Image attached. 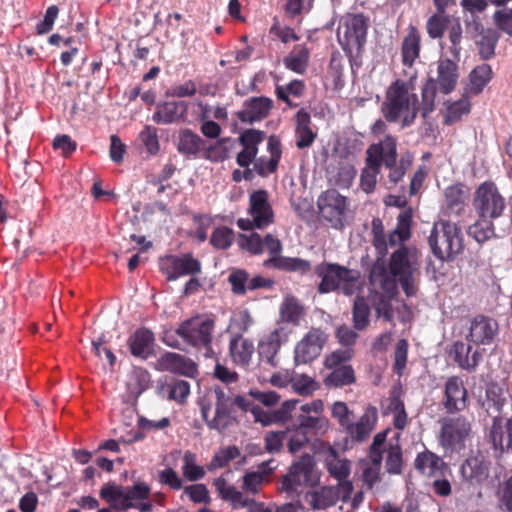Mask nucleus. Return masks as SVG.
I'll list each match as a JSON object with an SVG mask.
<instances>
[{
	"label": "nucleus",
	"instance_id": "nucleus-1",
	"mask_svg": "<svg viewBox=\"0 0 512 512\" xmlns=\"http://www.w3.org/2000/svg\"><path fill=\"white\" fill-rule=\"evenodd\" d=\"M415 78L416 74L409 81L396 79L388 86L381 104V112L386 121H400L402 128L414 123L418 115V96L413 92Z\"/></svg>",
	"mask_w": 512,
	"mask_h": 512
},
{
	"label": "nucleus",
	"instance_id": "nucleus-2",
	"mask_svg": "<svg viewBox=\"0 0 512 512\" xmlns=\"http://www.w3.org/2000/svg\"><path fill=\"white\" fill-rule=\"evenodd\" d=\"M369 280L374 287L369 290L368 300L375 310L377 318L385 322H393L394 311L392 300L398 293L397 281L388 275L386 263L377 259L370 270Z\"/></svg>",
	"mask_w": 512,
	"mask_h": 512
},
{
	"label": "nucleus",
	"instance_id": "nucleus-3",
	"mask_svg": "<svg viewBox=\"0 0 512 512\" xmlns=\"http://www.w3.org/2000/svg\"><path fill=\"white\" fill-rule=\"evenodd\" d=\"M150 493L151 488L145 482H136L127 487L108 482L100 489V497L120 511L134 508L140 512H151L153 505L149 501Z\"/></svg>",
	"mask_w": 512,
	"mask_h": 512
},
{
	"label": "nucleus",
	"instance_id": "nucleus-4",
	"mask_svg": "<svg viewBox=\"0 0 512 512\" xmlns=\"http://www.w3.org/2000/svg\"><path fill=\"white\" fill-rule=\"evenodd\" d=\"M201 416L209 429L219 432L225 430L232 422V397L216 386L209 390L199 401Z\"/></svg>",
	"mask_w": 512,
	"mask_h": 512
},
{
	"label": "nucleus",
	"instance_id": "nucleus-5",
	"mask_svg": "<svg viewBox=\"0 0 512 512\" xmlns=\"http://www.w3.org/2000/svg\"><path fill=\"white\" fill-rule=\"evenodd\" d=\"M428 243L433 255L442 261L453 260L464 249L461 228L448 220L434 223Z\"/></svg>",
	"mask_w": 512,
	"mask_h": 512
},
{
	"label": "nucleus",
	"instance_id": "nucleus-6",
	"mask_svg": "<svg viewBox=\"0 0 512 512\" xmlns=\"http://www.w3.org/2000/svg\"><path fill=\"white\" fill-rule=\"evenodd\" d=\"M315 274L321 279L317 291L327 294L342 289L345 295L356 292L360 274L337 263L322 262L314 267Z\"/></svg>",
	"mask_w": 512,
	"mask_h": 512
},
{
	"label": "nucleus",
	"instance_id": "nucleus-7",
	"mask_svg": "<svg viewBox=\"0 0 512 512\" xmlns=\"http://www.w3.org/2000/svg\"><path fill=\"white\" fill-rule=\"evenodd\" d=\"M215 326L214 317L195 315L182 321L176 329V334L186 344L194 348H204L205 355L211 357L214 354L212 340Z\"/></svg>",
	"mask_w": 512,
	"mask_h": 512
},
{
	"label": "nucleus",
	"instance_id": "nucleus-8",
	"mask_svg": "<svg viewBox=\"0 0 512 512\" xmlns=\"http://www.w3.org/2000/svg\"><path fill=\"white\" fill-rule=\"evenodd\" d=\"M369 20L362 14H348L341 20L338 28V41L349 56H353L354 50L359 52L366 43Z\"/></svg>",
	"mask_w": 512,
	"mask_h": 512
},
{
	"label": "nucleus",
	"instance_id": "nucleus-9",
	"mask_svg": "<svg viewBox=\"0 0 512 512\" xmlns=\"http://www.w3.org/2000/svg\"><path fill=\"white\" fill-rule=\"evenodd\" d=\"M473 207L479 217L500 218L506 209V200L493 181H484L474 193Z\"/></svg>",
	"mask_w": 512,
	"mask_h": 512
},
{
	"label": "nucleus",
	"instance_id": "nucleus-10",
	"mask_svg": "<svg viewBox=\"0 0 512 512\" xmlns=\"http://www.w3.org/2000/svg\"><path fill=\"white\" fill-rule=\"evenodd\" d=\"M318 481L314 458L305 454L291 465L289 472L282 479L281 490L288 494H298L300 487L314 486Z\"/></svg>",
	"mask_w": 512,
	"mask_h": 512
},
{
	"label": "nucleus",
	"instance_id": "nucleus-11",
	"mask_svg": "<svg viewBox=\"0 0 512 512\" xmlns=\"http://www.w3.org/2000/svg\"><path fill=\"white\" fill-rule=\"evenodd\" d=\"M319 215L333 228L344 227L345 214L348 209L347 198L334 189L324 191L317 200Z\"/></svg>",
	"mask_w": 512,
	"mask_h": 512
},
{
	"label": "nucleus",
	"instance_id": "nucleus-12",
	"mask_svg": "<svg viewBox=\"0 0 512 512\" xmlns=\"http://www.w3.org/2000/svg\"><path fill=\"white\" fill-rule=\"evenodd\" d=\"M327 334L321 328L312 327L295 345L294 363L296 366L312 363L317 359L326 342Z\"/></svg>",
	"mask_w": 512,
	"mask_h": 512
},
{
	"label": "nucleus",
	"instance_id": "nucleus-13",
	"mask_svg": "<svg viewBox=\"0 0 512 512\" xmlns=\"http://www.w3.org/2000/svg\"><path fill=\"white\" fill-rule=\"evenodd\" d=\"M471 432V423L464 416L444 420L441 427L440 442L445 449L461 450Z\"/></svg>",
	"mask_w": 512,
	"mask_h": 512
},
{
	"label": "nucleus",
	"instance_id": "nucleus-14",
	"mask_svg": "<svg viewBox=\"0 0 512 512\" xmlns=\"http://www.w3.org/2000/svg\"><path fill=\"white\" fill-rule=\"evenodd\" d=\"M160 269L167 280L174 281L181 276L201 273V263L191 253L182 256L168 255L161 259Z\"/></svg>",
	"mask_w": 512,
	"mask_h": 512
},
{
	"label": "nucleus",
	"instance_id": "nucleus-15",
	"mask_svg": "<svg viewBox=\"0 0 512 512\" xmlns=\"http://www.w3.org/2000/svg\"><path fill=\"white\" fill-rule=\"evenodd\" d=\"M499 333L498 322L489 316L477 315L471 322L466 339L476 345L492 344Z\"/></svg>",
	"mask_w": 512,
	"mask_h": 512
},
{
	"label": "nucleus",
	"instance_id": "nucleus-16",
	"mask_svg": "<svg viewBox=\"0 0 512 512\" xmlns=\"http://www.w3.org/2000/svg\"><path fill=\"white\" fill-rule=\"evenodd\" d=\"M468 391L459 376H450L444 383L442 405L448 413L460 412L468 406Z\"/></svg>",
	"mask_w": 512,
	"mask_h": 512
},
{
	"label": "nucleus",
	"instance_id": "nucleus-17",
	"mask_svg": "<svg viewBox=\"0 0 512 512\" xmlns=\"http://www.w3.org/2000/svg\"><path fill=\"white\" fill-rule=\"evenodd\" d=\"M291 331L284 326H278L270 332L265 339L259 343V356L261 360L266 362L273 368L278 367L279 359L277 355L281 346L289 339Z\"/></svg>",
	"mask_w": 512,
	"mask_h": 512
},
{
	"label": "nucleus",
	"instance_id": "nucleus-18",
	"mask_svg": "<svg viewBox=\"0 0 512 512\" xmlns=\"http://www.w3.org/2000/svg\"><path fill=\"white\" fill-rule=\"evenodd\" d=\"M397 157V139L390 134L380 142L371 144L366 151V160L372 162L373 166L391 167L396 164Z\"/></svg>",
	"mask_w": 512,
	"mask_h": 512
},
{
	"label": "nucleus",
	"instance_id": "nucleus-19",
	"mask_svg": "<svg viewBox=\"0 0 512 512\" xmlns=\"http://www.w3.org/2000/svg\"><path fill=\"white\" fill-rule=\"evenodd\" d=\"M249 214L257 229H264L274 222V212L266 190H256L249 197Z\"/></svg>",
	"mask_w": 512,
	"mask_h": 512
},
{
	"label": "nucleus",
	"instance_id": "nucleus-20",
	"mask_svg": "<svg viewBox=\"0 0 512 512\" xmlns=\"http://www.w3.org/2000/svg\"><path fill=\"white\" fill-rule=\"evenodd\" d=\"M265 139V132L256 129H247L243 131L238 140L242 150L236 156V163L243 168L254 164L257 159L258 146Z\"/></svg>",
	"mask_w": 512,
	"mask_h": 512
},
{
	"label": "nucleus",
	"instance_id": "nucleus-21",
	"mask_svg": "<svg viewBox=\"0 0 512 512\" xmlns=\"http://www.w3.org/2000/svg\"><path fill=\"white\" fill-rule=\"evenodd\" d=\"M490 462L481 454L470 455L460 467L465 482L472 486L481 485L489 477Z\"/></svg>",
	"mask_w": 512,
	"mask_h": 512
},
{
	"label": "nucleus",
	"instance_id": "nucleus-22",
	"mask_svg": "<svg viewBox=\"0 0 512 512\" xmlns=\"http://www.w3.org/2000/svg\"><path fill=\"white\" fill-rule=\"evenodd\" d=\"M212 485L219 497L223 501L229 502L231 507L235 510L247 508L250 512H254L255 507L258 506V503L254 499L245 497L236 487L228 484L227 480L222 476L215 478Z\"/></svg>",
	"mask_w": 512,
	"mask_h": 512
},
{
	"label": "nucleus",
	"instance_id": "nucleus-23",
	"mask_svg": "<svg viewBox=\"0 0 512 512\" xmlns=\"http://www.w3.org/2000/svg\"><path fill=\"white\" fill-rule=\"evenodd\" d=\"M212 485L219 497L223 501L229 502L231 507L235 510L247 508L250 512H254L255 507L258 506V503L254 499L245 497L236 487L228 484L227 480L222 476L215 478Z\"/></svg>",
	"mask_w": 512,
	"mask_h": 512
},
{
	"label": "nucleus",
	"instance_id": "nucleus-24",
	"mask_svg": "<svg viewBox=\"0 0 512 512\" xmlns=\"http://www.w3.org/2000/svg\"><path fill=\"white\" fill-rule=\"evenodd\" d=\"M489 439L500 454L512 453V419L494 415Z\"/></svg>",
	"mask_w": 512,
	"mask_h": 512
},
{
	"label": "nucleus",
	"instance_id": "nucleus-25",
	"mask_svg": "<svg viewBox=\"0 0 512 512\" xmlns=\"http://www.w3.org/2000/svg\"><path fill=\"white\" fill-rule=\"evenodd\" d=\"M159 369L171 373L195 377L198 374L197 365L184 355L165 352L158 359Z\"/></svg>",
	"mask_w": 512,
	"mask_h": 512
},
{
	"label": "nucleus",
	"instance_id": "nucleus-26",
	"mask_svg": "<svg viewBox=\"0 0 512 512\" xmlns=\"http://www.w3.org/2000/svg\"><path fill=\"white\" fill-rule=\"evenodd\" d=\"M188 103L183 100L167 101L159 104L152 119L157 124L184 122L187 119Z\"/></svg>",
	"mask_w": 512,
	"mask_h": 512
},
{
	"label": "nucleus",
	"instance_id": "nucleus-27",
	"mask_svg": "<svg viewBox=\"0 0 512 512\" xmlns=\"http://www.w3.org/2000/svg\"><path fill=\"white\" fill-rule=\"evenodd\" d=\"M454 58L440 59L437 66L436 86L442 94H450L456 87L459 73L458 65Z\"/></svg>",
	"mask_w": 512,
	"mask_h": 512
},
{
	"label": "nucleus",
	"instance_id": "nucleus-28",
	"mask_svg": "<svg viewBox=\"0 0 512 512\" xmlns=\"http://www.w3.org/2000/svg\"><path fill=\"white\" fill-rule=\"evenodd\" d=\"M450 354L455 363L468 372H474L482 361V353L478 349L472 351V346L462 341L454 342Z\"/></svg>",
	"mask_w": 512,
	"mask_h": 512
},
{
	"label": "nucleus",
	"instance_id": "nucleus-29",
	"mask_svg": "<svg viewBox=\"0 0 512 512\" xmlns=\"http://www.w3.org/2000/svg\"><path fill=\"white\" fill-rule=\"evenodd\" d=\"M272 104L270 98L252 97L245 101V108L237 112V118L245 123L260 121L268 116Z\"/></svg>",
	"mask_w": 512,
	"mask_h": 512
},
{
	"label": "nucleus",
	"instance_id": "nucleus-30",
	"mask_svg": "<svg viewBox=\"0 0 512 512\" xmlns=\"http://www.w3.org/2000/svg\"><path fill=\"white\" fill-rule=\"evenodd\" d=\"M154 334L145 327L136 329L127 340L130 353L137 358L147 359L152 354Z\"/></svg>",
	"mask_w": 512,
	"mask_h": 512
},
{
	"label": "nucleus",
	"instance_id": "nucleus-31",
	"mask_svg": "<svg viewBox=\"0 0 512 512\" xmlns=\"http://www.w3.org/2000/svg\"><path fill=\"white\" fill-rule=\"evenodd\" d=\"M421 33L414 25H409L401 44V56L404 66L411 68L420 57Z\"/></svg>",
	"mask_w": 512,
	"mask_h": 512
},
{
	"label": "nucleus",
	"instance_id": "nucleus-32",
	"mask_svg": "<svg viewBox=\"0 0 512 512\" xmlns=\"http://www.w3.org/2000/svg\"><path fill=\"white\" fill-rule=\"evenodd\" d=\"M414 465L421 474L428 477H442L448 470L442 458L428 450L417 455Z\"/></svg>",
	"mask_w": 512,
	"mask_h": 512
},
{
	"label": "nucleus",
	"instance_id": "nucleus-33",
	"mask_svg": "<svg viewBox=\"0 0 512 512\" xmlns=\"http://www.w3.org/2000/svg\"><path fill=\"white\" fill-rule=\"evenodd\" d=\"M264 266L284 272L299 273L300 275H306L312 269V265L309 260L288 256L269 258L264 261Z\"/></svg>",
	"mask_w": 512,
	"mask_h": 512
},
{
	"label": "nucleus",
	"instance_id": "nucleus-34",
	"mask_svg": "<svg viewBox=\"0 0 512 512\" xmlns=\"http://www.w3.org/2000/svg\"><path fill=\"white\" fill-rule=\"evenodd\" d=\"M298 400H287L282 405L273 411H264L263 409H256L255 421L264 426L272 423H283L291 418L292 412L296 410Z\"/></svg>",
	"mask_w": 512,
	"mask_h": 512
},
{
	"label": "nucleus",
	"instance_id": "nucleus-35",
	"mask_svg": "<svg viewBox=\"0 0 512 512\" xmlns=\"http://www.w3.org/2000/svg\"><path fill=\"white\" fill-rule=\"evenodd\" d=\"M311 125L310 114L304 109L299 110L296 114L295 129L296 147L298 149L308 148L314 143L317 133L312 130Z\"/></svg>",
	"mask_w": 512,
	"mask_h": 512
},
{
	"label": "nucleus",
	"instance_id": "nucleus-36",
	"mask_svg": "<svg viewBox=\"0 0 512 512\" xmlns=\"http://www.w3.org/2000/svg\"><path fill=\"white\" fill-rule=\"evenodd\" d=\"M305 316V307L294 295H286L279 307V322L298 326Z\"/></svg>",
	"mask_w": 512,
	"mask_h": 512
},
{
	"label": "nucleus",
	"instance_id": "nucleus-37",
	"mask_svg": "<svg viewBox=\"0 0 512 512\" xmlns=\"http://www.w3.org/2000/svg\"><path fill=\"white\" fill-rule=\"evenodd\" d=\"M377 421L376 410L365 412L356 423L350 422L345 428V432L356 442L366 440L375 428Z\"/></svg>",
	"mask_w": 512,
	"mask_h": 512
},
{
	"label": "nucleus",
	"instance_id": "nucleus-38",
	"mask_svg": "<svg viewBox=\"0 0 512 512\" xmlns=\"http://www.w3.org/2000/svg\"><path fill=\"white\" fill-rule=\"evenodd\" d=\"M338 495L332 487L323 486L305 494V501L313 510H325L336 504Z\"/></svg>",
	"mask_w": 512,
	"mask_h": 512
},
{
	"label": "nucleus",
	"instance_id": "nucleus-39",
	"mask_svg": "<svg viewBox=\"0 0 512 512\" xmlns=\"http://www.w3.org/2000/svg\"><path fill=\"white\" fill-rule=\"evenodd\" d=\"M253 341L236 335L230 340L229 352L233 361L240 365H248L254 353Z\"/></svg>",
	"mask_w": 512,
	"mask_h": 512
},
{
	"label": "nucleus",
	"instance_id": "nucleus-40",
	"mask_svg": "<svg viewBox=\"0 0 512 512\" xmlns=\"http://www.w3.org/2000/svg\"><path fill=\"white\" fill-rule=\"evenodd\" d=\"M410 273H413V267L409 249L406 246H400L391 254L388 275L396 280L397 277Z\"/></svg>",
	"mask_w": 512,
	"mask_h": 512
},
{
	"label": "nucleus",
	"instance_id": "nucleus-41",
	"mask_svg": "<svg viewBox=\"0 0 512 512\" xmlns=\"http://www.w3.org/2000/svg\"><path fill=\"white\" fill-rule=\"evenodd\" d=\"M177 149L186 156H197L205 149V141L190 129H184L179 134Z\"/></svg>",
	"mask_w": 512,
	"mask_h": 512
},
{
	"label": "nucleus",
	"instance_id": "nucleus-42",
	"mask_svg": "<svg viewBox=\"0 0 512 512\" xmlns=\"http://www.w3.org/2000/svg\"><path fill=\"white\" fill-rule=\"evenodd\" d=\"M310 59V52L304 45H296L292 51L283 59L284 66L297 73L304 74L307 70Z\"/></svg>",
	"mask_w": 512,
	"mask_h": 512
},
{
	"label": "nucleus",
	"instance_id": "nucleus-43",
	"mask_svg": "<svg viewBox=\"0 0 512 512\" xmlns=\"http://www.w3.org/2000/svg\"><path fill=\"white\" fill-rule=\"evenodd\" d=\"M293 426L312 437L327 430L328 420L325 417L312 416L300 412L296 416Z\"/></svg>",
	"mask_w": 512,
	"mask_h": 512
},
{
	"label": "nucleus",
	"instance_id": "nucleus-44",
	"mask_svg": "<svg viewBox=\"0 0 512 512\" xmlns=\"http://www.w3.org/2000/svg\"><path fill=\"white\" fill-rule=\"evenodd\" d=\"M371 314V305L368 298L357 296L354 299L352 308L353 328L362 331L369 326Z\"/></svg>",
	"mask_w": 512,
	"mask_h": 512
},
{
	"label": "nucleus",
	"instance_id": "nucleus-45",
	"mask_svg": "<svg viewBox=\"0 0 512 512\" xmlns=\"http://www.w3.org/2000/svg\"><path fill=\"white\" fill-rule=\"evenodd\" d=\"M412 215L409 211L401 212L397 217V226L389 234L388 244L390 246H404L403 243L410 237V226Z\"/></svg>",
	"mask_w": 512,
	"mask_h": 512
},
{
	"label": "nucleus",
	"instance_id": "nucleus-46",
	"mask_svg": "<svg viewBox=\"0 0 512 512\" xmlns=\"http://www.w3.org/2000/svg\"><path fill=\"white\" fill-rule=\"evenodd\" d=\"M506 402V393L503 389L496 384H492L486 390V399L482 405L487 413L493 417L494 413H496L495 415L501 416L503 406Z\"/></svg>",
	"mask_w": 512,
	"mask_h": 512
},
{
	"label": "nucleus",
	"instance_id": "nucleus-47",
	"mask_svg": "<svg viewBox=\"0 0 512 512\" xmlns=\"http://www.w3.org/2000/svg\"><path fill=\"white\" fill-rule=\"evenodd\" d=\"M437 86L434 78L430 77L421 89V102H418V113L426 119L435 110Z\"/></svg>",
	"mask_w": 512,
	"mask_h": 512
},
{
	"label": "nucleus",
	"instance_id": "nucleus-48",
	"mask_svg": "<svg viewBox=\"0 0 512 512\" xmlns=\"http://www.w3.org/2000/svg\"><path fill=\"white\" fill-rule=\"evenodd\" d=\"M356 381L355 372L352 366L332 369L323 380L328 388H339L354 384Z\"/></svg>",
	"mask_w": 512,
	"mask_h": 512
},
{
	"label": "nucleus",
	"instance_id": "nucleus-49",
	"mask_svg": "<svg viewBox=\"0 0 512 512\" xmlns=\"http://www.w3.org/2000/svg\"><path fill=\"white\" fill-rule=\"evenodd\" d=\"M454 18L446 12H436L431 15L426 22V31L430 38L439 39L443 37L445 30L448 29Z\"/></svg>",
	"mask_w": 512,
	"mask_h": 512
},
{
	"label": "nucleus",
	"instance_id": "nucleus-50",
	"mask_svg": "<svg viewBox=\"0 0 512 512\" xmlns=\"http://www.w3.org/2000/svg\"><path fill=\"white\" fill-rule=\"evenodd\" d=\"M492 219L479 217V219L469 226L468 235L478 243H484L495 235V228Z\"/></svg>",
	"mask_w": 512,
	"mask_h": 512
},
{
	"label": "nucleus",
	"instance_id": "nucleus-51",
	"mask_svg": "<svg viewBox=\"0 0 512 512\" xmlns=\"http://www.w3.org/2000/svg\"><path fill=\"white\" fill-rule=\"evenodd\" d=\"M466 198L465 186L461 183L451 185L445 190L446 205L454 213H459L463 209Z\"/></svg>",
	"mask_w": 512,
	"mask_h": 512
},
{
	"label": "nucleus",
	"instance_id": "nucleus-52",
	"mask_svg": "<svg viewBox=\"0 0 512 512\" xmlns=\"http://www.w3.org/2000/svg\"><path fill=\"white\" fill-rule=\"evenodd\" d=\"M182 474L190 482L201 480L206 475L205 469L197 464L196 455L189 450L185 451L183 455Z\"/></svg>",
	"mask_w": 512,
	"mask_h": 512
},
{
	"label": "nucleus",
	"instance_id": "nucleus-53",
	"mask_svg": "<svg viewBox=\"0 0 512 512\" xmlns=\"http://www.w3.org/2000/svg\"><path fill=\"white\" fill-rule=\"evenodd\" d=\"M478 37L479 39H476L475 42L478 46L480 57L484 60L492 58L495 54V47L499 39L497 31L488 28Z\"/></svg>",
	"mask_w": 512,
	"mask_h": 512
},
{
	"label": "nucleus",
	"instance_id": "nucleus-54",
	"mask_svg": "<svg viewBox=\"0 0 512 512\" xmlns=\"http://www.w3.org/2000/svg\"><path fill=\"white\" fill-rule=\"evenodd\" d=\"M447 30L448 40L450 42L449 52L456 61H459L462 51L461 42L463 39V31L459 18H454Z\"/></svg>",
	"mask_w": 512,
	"mask_h": 512
},
{
	"label": "nucleus",
	"instance_id": "nucleus-55",
	"mask_svg": "<svg viewBox=\"0 0 512 512\" xmlns=\"http://www.w3.org/2000/svg\"><path fill=\"white\" fill-rule=\"evenodd\" d=\"M381 463L382 459L375 462L374 458H369V460L360 463L361 478L367 489H372L374 484L379 481Z\"/></svg>",
	"mask_w": 512,
	"mask_h": 512
},
{
	"label": "nucleus",
	"instance_id": "nucleus-56",
	"mask_svg": "<svg viewBox=\"0 0 512 512\" xmlns=\"http://www.w3.org/2000/svg\"><path fill=\"white\" fill-rule=\"evenodd\" d=\"M271 472L272 468L263 471H247L243 476L242 489L248 494H258L264 484L265 476Z\"/></svg>",
	"mask_w": 512,
	"mask_h": 512
},
{
	"label": "nucleus",
	"instance_id": "nucleus-57",
	"mask_svg": "<svg viewBox=\"0 0 512 512\" xmlns=\"http://www.w3.org/2000/svg\"><path fill=\"white\" fill-rule=\"evenodd\" d=\"M470 101L468 97H462L461 99L450 103L447 106L446 113L444 115V124L452 125L459 121L463 115L470 112Z\"/></svg>",
	"mask_w": 512,
	"mask_h": 512
},
{
	"label": "nucleus",
	"instance_id": "nucleus-58",
	"mask_svg": "<svg viewBox=\"0 0 512 512\" xmlns=\"http://www.w3.org/2000/svg\"><path fill=\"white\" fill-rule=\"evenodd\" d=\"M285 435L288 451L292 454L303 449L309 443L311 438L310 435L299 430L295 426H293V428H287L285 430Z\"/></svg>",
	"mask_w": 512,
	"mask_h": 512
},
{
	"label": "nucleus",
	"instance_id": "nucleus-59",
	"mask_svg": "<svg viewBox=\"0 0 512 512\" xmlns=\"http://www.w3.org/2000/svg\"><path fill=\"white\" fill-rule=\"evenodd\" d=\"M492 78V69L488 64L475 67L470 73L471 89L474 93H480Z\"/></svg>",
	"mask_w": 512,
	"mask_h": 512
},
{
	"label": "nucleus",
	"instance_id": "nucleus-60",
	"mask_svg": "<svg viewBox=\"0 0 512 512\" xmlns=\"http://www.w3.org/2000/svg\"><path fill=\"white\" fill-rule=\"evenodd\" d=\"M356 174L357 171L352 164L348 162H340L337 166L336 174L333 176L331 181H333L339 188L348 189L352 185Z\"/></svg>",
	"mask_w": 512,
	"mask_h": 512
},
{
	"label": "nucleus",
	"instance_id": "nucleus-61",
	"mask_svg": "<svg viewBox=\"0 0 512 512\" xmlns=\"http://www.w3.org/2000/svg\"><path fill=\"white\" fill-rule=\"evenodd\" d=\"M249 272L245 269H232L228 276V283L235 295L243 296L248 291Z\"/></svg>",
	"mask_w": 512,
	"mask_h": 512
},
{
	"label": "nucleus",
	"instance_id": "nucleus-62",
	"mask_svg": "<svg viewBox=\"0 0 512 512\" xmlns=\"http://www.w3.org/2000/svg\"><path fill=\"white\" fill-rule=\"evenodd\" d=\"M233 141L230 137L221 138L206 149L205 157L212 162H222L229 157L230 146Z\"/></svg>",
	"mask_w": 512,
	"mask_h": 512
},
{
	"label": "nucleus",
	"instance_id": "nucleus-63",
	"mask_svg": "<svg viewBox=\"0 0 512 512\" xmlns=\"http://www.w3.org/2000/svg\"><path fill=\"white\" fill-rule=\"evenodd\" d=\"M353 350L350 348L337 349L325 356L324 367L332 370L336 368L351 366L348 362L353 358Z\"/></svg>",
	"mask_w": 512,
	"mask_h": 512
},
{
	"label": "nucleus",
	"instance_id": "nucleus-64",
	"mask_svg": "<svg viewBox=\"0 0 512 512\" xmlns=\"http://www.w3.org/2000/svg\"><path fill=\"white\" fill-rule=\"evenodd\" d=\"M139 139L150 156H155L160 151V143L157 128L151 125L144 126L139 133Z\"/></svg>",
	"mask_w": 512,
	"mask_h": 512
}]
</instances>
